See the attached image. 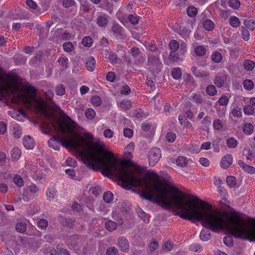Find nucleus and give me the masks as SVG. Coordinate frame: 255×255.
Masks as SVG:
<instances>
[{"instance_id": "23", "label": "nucleus", "mask_w": 255, "mask_h": 255, "mask_svg": "<svg viewBox=\"0 0 255 255\" xmlns=\"http://www.w3.org/2000/svg\"><path fill=\"white\" fill-rule=\"evenodd\" d=\"M203 25V27L208 31L213 30L215 26L214 23L211 19H206Z\"/></svg>"}, {"instance_id": "13", "label": "nucleus", "mask_w": 255, "mask_h": 255, "mask_svg": "<svg viewBox=\"0 0 255 255\" xmlns=\"http://www.w3.org/2000/svg\"><path fill=\"white\" fill-rule=\"evenodd\" d=\"M86 67L87 69L89 71H93L96 67V61L93 57L90 56L88 58L86 63Z\"/></svg>"}, {"instance_id": "42", "label": "nucleus", "mask_w": 255, "mask_h": 255, "mask_svg": "<svg viewBox=\"0 0 255 255\" xmlns=\"http://www.w3.org/2000/svg\"><path fill=\"white\" fill-rule=\"evenodd\" d=\"M76 5L74 0H62V5L65 8H69Z\"/></svg>"}, {"instance_id": "24", "label": "nucleus", "mask_w": 255, "mask_h": 255, "mask_svg": "<svg viewBox=\"0 0 255 255\" xmlns=\"http://www.w3.org/2000/svg\"><path fill=\"white\" fill-rule=\"evenodd\" d=\"M255 63L250 60H246L244 62V67L247 71H252L255 67Z\"/></svg>"}, {"instance_id": "56", "label": "nucleus", "mask_w": 255, "mask_h": 255, "mask_svg": "<svg viewBox=\"0 0 255 255\" xmlns=\"http://www.w3.org/2000/svg\"><path fill=\"white\" fill-rule=\"evenodd\" d=\"M191 97L193 100L198 104H201L203 102V99L200 94H193Z\"/></svg>"}, {"instance_id": "31", "label": "nucleus", "mask_w": 255, "mask_h": 255, "mask_svg": "<svg viewBox=\"0 0 255 255\" xmlns=\"http://www.w3.org/2000/svg\"><path fill=\"white\" fill-rule=\"evenodd\" d=\"M187 163V158L184 156H179L176 159L177 165L181 167L185 166Z\"/></svg>"}, {"instance_id": "36", "label": "nucleus", "mask_w": 255, "mask_h": 255, "mask_svg": "<svg viewBox=\"0 0 255 255\" xmlns=\"http://www.w3.org/2000/svg\"><path fill=\"white\" fill-rule=\"evenodd\" d=\"M15 229L18 232L23 233L26 231V225L23 222H19L16 225Z\"/></svg>"}, {"instance_id": "29", "label": "nucleus", "mask_w": 255, "mask_h": 255, "mask_svg": "<svg viewBox=\"0 0 255 255\" xmlns=\"http://www.w3.org/2000/svg\"><path fill=\"white\" fill-rule=\"evenodd\" d=\"M212 61L215 63H220L222 60V55L219 52H215L213 53L211 55Z\"/></svg>"}, {"instance_id": "40", "label": "nucleus", "mask_w": 255, "mask_h": 255, "mask_svg": "<svg viewBox=\"0 0 255 255\" xmlns=\"http://www.w3.org/2000/svg\"><path fill=\"white\" fill-rule=\"evenodd\" d=\"M63 49L66 52H70L74 49V47L71 42H65L63 45Z\"/></svg>"}, {"instance_id": "58", "label": "nucleus", "mask_w": 255, "mask_h": 255, "mask_svg": "<svg viewBox=\"0 0 255 255\" xmlns=\"http://www.w3.org/2000/svg\"><path fill=\"white\" fill-rule=\"evenodd\" d=\"M176 136L175 133L170 131L167 133L166 138L169 142H173L175 140Z\"/></svg>"}, {"instance_id": "10", "label": "nucleus", "mask_w": 255, "mask_h": 255, "mask_svg": "<svg viewBox=\"0 0 255 255\" xmlns=\"http://www.w3.org/2000/svg\"><path fill=\"white\" fill-rule=\"evenodd\" d=\"M227 80V76L225 75H217L215 77L214 83L218 88L222 87Z\"/></svg>"}, {"instance_id": "62", "label": "nucleus", "mask_w": 255, "mask_h": 255, "mask_svg": "<svg viewBox=\"0 0 255 255\" xmlns=\"http://www.w3.org/2000/svg\"><path fill=\"white\" fill-rule=\"evenodd\" d=\"M242 35L243 38L246 40L248 41L250 38V33L249 30L244 27H242Z\"/></svg>"}, {"instance_id": "41", "label": "nucleus", "mask_w": 255, "mask_h": 255, "mask_svg": "<svg viewBox=\"0 0 255 255\" xmlns=\"http://www.w3.org/2000/svg\"><path fill=\"white\" fill-rule=\"evenodd\" d=\"M232 115L238 118H240L242 116V108L237 107L235 108L232 111Z\"/></svg>"}, {"instance_id": "53", "label": "nucleus", "mask_w": 255, "mask_h": 255, "mask_svg": "<svg viewBox=\"0 0 255 255\" xmlns=\"http://www.w3.org/2000/svg\"><path fill=\"white\" fill-rule=\"evenodd\" d=\"M229 5L233 9H237L239 7L240 2L238 0H229Z\"/></svg>"}, {"instance_id": "46", "label": "nucleus", "mask_w": 255, "mask_h": 255, "mask_svg": "<svg viewBox=\"0 0 255 255\" xmlns=\"http://www.w3.org/2000/svg\"><path fill=\"white\" fill-rule=\"evenodd\" d=\"M106 255H118V250L115 247H109L106 252Z\"/></svg>"}, {"instance_id": "55", "label": "nucleus", "mask_w": 255, "mask_h": 255, "mask_svg": "<svg viewBox=\"0 0 255 255\" xmlns=\"http://www.w3.org/2000/svg\"><path fill=\"white\" fill-rule=\"evenodd\" d=\"M228 98L225 96H222L218 101V103L220 106H226L229 103Z\"/></svg>"}, {"instance_id": "14", "label": "nucleus", "mask_w": 255, "mask_h": 255, "mask_svg": "<svg viewBox=\"0 0 255 255\" xmlns=\"http://www.w3.org/2000/svg\"><path fill=\"white\" fill-rule=\"evenodd\" d=\"M57 138H58L59 145H60L61 144L62 146L66 147L67 148H72L73 147V143L69 140L63 138L60 135H58Z\"/></svg>"}, {"instance_id": "48", "label": "nucleus", "mask_w": 255, "mask_h": 255, "mask_svg": "<svg viewBox=\"0 0 255 255\" xmlns=\"http://www.w3.org/2000/svg\"><path fill=\"white\" fill-rule=\"evenodd\" d=\"M243 110L245 114L251 115L254 113L255 109L253 106L248 105L244 107Z\"/></svg>"}, {"instance_id": "6", "label": "nucleus", "mask_w": 255, "mask_h": 255, "mask_svg": "<svg viewBox=\"0 0 255 255\" xmlns=\"http://www.w3.org/2000/svg\"><path fill=\"white\" fill-rule=\"evenodd\" d=\"M118 244L122 252L127 253L129 251V243L126 238L123 237L119 238L118 240Z\"/></svg>"}, {"instance_id": "9", "label": "nucleus", "mask_w": 255, "mask_h": 255, "mask_svg": "<svg viewBox=\"0 0 255 255\" xmlns=\"http://www.w3.org/2000/svg\"><path fill=\"white\" fill-rule=\"evenodd\" d=\"M123 28L118 24H115L112 27V31L118 39L123 38Z\"/></svg>"}, {"instance_id": "8", "label": "nucleus", "mask_w": 255, "mask_h": 255, "mask_svg": "<svg viewBox=\"0 0 255 255\" xmlns=\"http://www.w3.org/2000/svg\"><path fill=\"white\" fill-rule=\"evenodd\" d=\"M23 144L26 149H32L35 146L34 139L29 135L23 137Z\"/></svg>"}, {"instance_id": "3", "label": "nucleus", "mask_w": 255, "mask_h": 255, "mask_svg": "<svg viewBox=\"0 0 255 255\" xmlns=\"http://www.w3.org/2000/svg\"><path fill=\"white\" fill-rule=\"evenodd\" d=\"M52 125L57 132H60L64 135H72L73 133L74 125L64 120H55Z\"/></svg>"}, {"instance_id": "43", "label": "nucleus", "mask_w": 255, "mask_h": 255, "mask_svg": "<svg viewBox=\"0 0 255 255\" xmlns=\"http://www.w3.org/2000/svg\"><path fill=\"white\" fill-rule=\"evenodd\" d=\"M14 183L18 187H22L23 185V181L21 177L19 175H15L13 178Z\"/></svg>"}, {"instance_id": "60", "label": "nucleus", "mask_w": 255, "mask_h": 255, "mask_svg": "<svg viewBox=\"0 0 255 255\" xmlns=\"http://www.w3.org/2000/svg\"><path fill=\"white\" fill-rule=\"evenodd\" d=\"M128 19L129 21L133 24H136L138 23L139 21V18L137 16H134L132 14H129L128 16Z\"/></svg>"}, {"instance_id": "27", "label": "nucleus", "mask_w": 255, "mask_h": 255, "mask_svg": "<svg viewBox=\"0 0 255 255\" xmlns=\"http://www.w3.org/2000/svg\"><path fill=\"white\" fill-rule=\"evenodd\" d=\"M113 198L114 195L110 191L106 192L103 195V200L107 203H110L112 202Z\"/></svg>"}, {"instance_id": "19", "label": "nucleus", "mask_w": 255, "mask_h": 255, "mask_svg": "<svg viewBox=\"0 0 255 255\" xmlns=\"http://www.w3.org/2000/svg\"><path fill=\"white\" fill-rule=\"evenodd\" d=\"M105 228L109 231L112 232L117 228V223L112 220H108L105 225Z\"/></svg>"}, {"instance_id": "30", "label": "nucleus", "mask_w": 255, "mask_h": 255, "mask_svg": "<svg viewBox=\"0 0 255 255\" xmlns=\"http://www.w3.org/2000/svg\"><path fill=\"white\" fill-rule=\"evenodd\" d=\"M171 75L175 79L177 80L180 79L182 75L181 69L178 67L174 68L172 71Z\"/></svg>"}, {"instance_id": "50", "label": "nucleus", "mask_w": 255, "mask_h": 255, "mask_svg": "<svg viewBox=\"0 0 255 255\" xmlns=\"http://www.w3.org/2000/svg\"><path fill=\"white\" fill-rule=\"evenodd\" d=\"M96 115L95 111L92 109H88L86 111L85 116L88 119H93Z\"/></svg>"}, {"instance_id": "35", "label": "nucleus", "mask_w": 255, "mask_h": 255, "mask_svg": "<svg viewBox=\"0 0 255 255\" xmlns=\"http://www.w3.org/2000/svg\"><path fill=\"white\" fill-rule=\"evenodd\" d=\"M230 24L234 27H239L240 25V21L236 16H232L229 20Z\"/></svg>"}, {"instance_id": "51", "label": "nucleus", "mask_w": 255, "mask_h": 255, "mask_svg": "<svg viewBox=\"0 0 255 255\" xmlns=\"http://www.w3.org/2000/svg\"><path fill=\"white\" fill-rule=\"evenodd\" d=\"M174 244L170 241H168L165 242L162 246V249L167 252L171 251L173 248Z\"/></svg>"}, {"instance_id": "49", "label": "nucleus", "mask_w": 255, "mask_h": 255, "mask_svg": "<svg viewBox=\"0 0 255 255\" xmlns=\"http://www.w3.org/2000/svg\"><path fill=\"white\" fill-rule=\"evenodd\" d=\"M56 93L57 95L62 96L65 93V89L64 85L59 84L56 86Z\"/></svg>"}, {"instance_id": "57", "label": "nucleus", "mask_w": 255, "mask_h": 255, "mask_svg": "<svg viewBox=\"0 0 255 255\" xmlns=\"http://www.w3.org/2000/svg\"><path fill=\"white\" fill-rule=\"evenodd\" d=\"M169 60L173 62H177L179 59V55L176 51H171L169 56Z\"/></svg>"}, {"instance_id": "2", "label": "nucleus", "mask_w": 255, "mask_h": 255, "mask_svg": "<svg viewBox=\"0 0 255 255\" xmlns=\"http://www.w3.org/2000/svg\"><path fill=\"white\" fill-rule=\"evenodd\" d=\"M109 161L106 160L102 156L95 154L91 149L88 153L82 154L83 162L89 168L96 170V166H101L103 172L108 175L116 177L122 187L127 189L141 186L143 180L139 175H136L134 171L130 170L125 163H118L113 153L106 152Z\"/></svg>"}, {"instance_id": "18", "label": "nucleus", "mask_w": 255, "mask_h": 255, "mask_svg": "<svg viewBox=\"0 0 255 255\" xmlns=\"http://www.w3.org/2000/svg\"><path fill=\"white\" fill-rule=\"evenodd\" d=\"M244 24L250 30H252L255 28V21L250 18L245 19Z\"/></svg>"}, {"instance_id": "44", "label": "nucleus", "mask_w": 255, "mask_h": 255, "mask_svg": "<svg viewBox=\"0 0 255 255\" xmlns=\"http://www.w3.org/2000/svg\"><path fill=\"white\" fill-rule=\"evenodd\" d=\"M243 152L248 160H252L255 158V153L249 149H244Z\"/></svg>"}, {"instance_id": "33", "label": "nucleus", "mask_w": 255, "mask_h": 255, "mask_svg": "<svg viewBox=\"0 0 255 255\" xmlns=\"http://www.w3.org/2000/svg\"><path fill=\"white\" fill-rule=\"evenodd\" d=\"M254 130V127L250 123H246L243 127V131L246 134H250Z\"/></svg>"}, {"instance_id": "1", "label": "nucleus", "mask_w": 255, "mask_h": 255, "mask_svg": "<svg viewBox=\"0 0 255 255\" xmlns=\"http://www.w3.org/2000/svg\"><path fill=\"white\" fill-rule=\"evenodd\" d=\"M170 190L175 195L169 196L168 190L160 181V204L166 208L174 207L181 210L176 211L175 215L189 221L201 222L202 226L215 232L227 229L229 234L235 238L246 239L255 242V219L248 218L246 223H243V219L239 212H233L230 223L226 220L225 215L217 210H214L212 205L204 201V204L200 208L193 206L191 201L187 199L183 202L185 194L176 187L167 183Z\"/></svg>"}, {"instance_id": "5", "label": "nucleus", "mask_w": 255, "mask_h": 255, "mask_svg": "<svg viewBox=\"0 0 255 255\" xmlns=\"http://www.w3.org/2000/svg\"><path fill=\"white\" fill-rule=\"evenodd\" d=\"M147 64L153 70H159L162 67V63L158 56L151 55L147 60Z\"/></svg>"}, {"instance_id": "39", "label": "nucleus", "mask_w": 255, "mask_h": 255, "mask_svg": "<svg viewBox=\"0 0 255 255\" xmlns=\"http://www.w3.org/2000/svg\"><path fill=\"white\" fill-rule=\"evenodd\" d=\"M93 42L92 38L88 36L84 37L82 41L83 45L88 47L91 46Z\"/></svg>"}, {"instance_id": "45", "label": "nucleus", "mask_w": 255, "mask_h": 255, "mask_svg": "<svg viewBox=\"0 0 255 255\" xmlns=\"http://www.w3.org/2000/svg\"><path fill=\"white\" fill-rule=\"evenodd\" d=\"M244 88L248 90H252L254 87V83L251 80H245L243 82Z\"/></svg>"}, {"instance_id": "47", "label": "nucleus", "mask_w": 255, "mask_h": 255, "mask_svg": "<svg viewBox=\"0 0 255 255\" xmlns=\"http://www.w3.org/2000/svg\"><path fill=\"white\" fill-rule=\"evenodd\" d=\"M169 46L171 51H176L179 48V44L176 40H172L170 42Z\"/></svg>"}, {"instance_id": "11", "label": "nucleus", "mask_w": 255, "mask_h": 255, "mask_svg": "<svg viewBox=\"0 0 255 255\" xmlns=\"http://www.w3.org/2000/svg\"><path fill=\"white\" fill-rule=\"evenodd\" d=\"M238 164L246 172L248 173L254 174L255 173V168L252 166L247 164L242 160H240L238 161Z\"/></svg>"}, {"instance_id": "34", "label": "nucleus", "mask_w": 255, "mask_h": 255, "mask_svg": "<svg viewBox=\"0 0 255 255\" xmlns=\"http://www.w3.org/2000/svg\"><path fill=\"white\" fill-rule=\"evenodd\" d=\"M226 182L227 185L230 188L235 187L236 186V178L233 176L227 177Z\"/></svg>"}, {"instance_id": "22", "label": "nucleus", "mask_w": 255, "mask_h": 255, "mask_svg": "<svg viewBox=\"0 0 255 255\" xmlns=\"http://www.w3.org/2000/svg\"><path fill=\"white\" fill-rule=\"evenodd\" d=\"M193 73L198 77H205L208 75V74L206 72H201L196 67H192L191 69Z\"/></svg>"}, {"instance_id": "52", "label": "nucleus", "mask_w": 255, "mask_h": 255, "mask_svg": "<svg viewBox=\"0 0 255 255\" xmlns=\"http://www.w3.org/2000/svg\"><path fill=\"white\" fill-rule=\"evenodd\" d=\"M214 128L218 130H221L223 128V123L221 120H215L213 122Z\"/></svg>"}, {"instance_id": "64", "label": "nucleus", "mask_w": 255, "mask_h": 255, "mask_svg": "<svg viewBox=\"0 0 255 255\" xmlns=\"http://www.w3.org/2000/svg\"><path fill=\"white\" fill-rule=\"evenodd\" d=\"M130 93V88L127 86L125 85L122 87L121 90V93L123 95H129Z\"/></svg>"}, {"instance_id": "17", "label": "nucleus", "mask_w": 255, "mask_h": 255, "mask_svg": "<svg viewBox=\"0 0 255 255\" xmlns=\"http://www.w3.org/2000/svg\"><path fill=\"white\" fill-rule=\"evenodd\" d=\"M119 107L123 110L127 111L129 110L131 107V103L129 100H123L119 103Z\"/></svg>"}, {"instance_id": "4", "label": "nucleus", "mask_w": 255, "mask_h": 255, "mask_svg": "<svg viewBox=\"0 0 255 255\" xmlns=\"http://www.w3.org/2000/svg\"><path fill=\"white\" fill-rule=\"evenodd\" d=\"M161 157L160 149L158 147L152 148L148 154L149 165L154 166L158 162Z\"/></svg>"}, {"instance_id": "20", "label": "nucleus", "mask_w": 255, "mask_h": 255, "mask_svg": "<svg viewBox=\"0 0 255 255\" xmlns=\"http://www.w3.org/2000/svg\"><path fill=\"white\" fill-rule=\"evenodd\" d=\"M211 237V233L209 230H202L200 234V238L203 241L209 240Z\"/></svg>"}, {"instance_id": "54", "label": "nucleus", "mask_w": 255, "mask_h": 255, "mask_svg": "<svg viewBox=\"0 0 255 255\" xmlns=\"http://www.w3.org/2000/svg\"><path fill=\"white\" fill-rule=\"evenodd\" d=\"M92 103L96 106H99L102 103V100L98 96H95L91 98Z\"/></svg>"}, {"instance_id": "32", "label": "nucleus", "mask_w": 255, "mask_h": 255, "mask_svg": "<svg viewBox=\"0 0 255 255\" xmlns=\"http://www.w3.org/2000/svg\"><path fill=\"white\" fill-rule=\"evenodd\" d=\"M48 225V221L45 219H41L37 222V226L41 230L46 229Z\"/></svg>"}, {"instance_id": "37", "label": "nucleus", "mask_w": 255, "mask_h": 255, "mask_svg": "<svg viewBox=\"0 0 255 255\" xmlns=\"http://www.w3.org/2000/svg\"><path fill=\"white\" fill-rule=\"evenodd\" d=\"M197 8L194 6H190L187 9V13L191 17L195 16L197 13Z\"/></svg>"}, {"instance_id": "59", "label": "nucleus", "mask_w": 255, "mask_h": 255, "mask_svg": "<svg viewBox=\"0 0 255 255\" xmlns=\"http://www.w3.org/2000/svg\"><path fill=\"white\" fill-rule=\"evenodd\" d=\"M224 243L228 247L233 246V239L232 236H226L224 238Z\"/></svg>"}, {"instance_id": "61", "label": "nucleus", "mask_w": 255, "mask_h": 255, "mask_svg": "<svg viewBox=\"0 0 255 255\" xmlns=\"http://www.w3.org/2000/svg\"><path fill=\"white\" fill-rule=\"evenodd\" d=\"M66 163L67 165H68L71 167H75L77 165V161L75 159L72 157H69L66 161Z\"/></svg>"}, {"instance_id": "63", "label": "nucleus", "mask_w": 255, "mask_h": 255, "mask_svg": "<svg viewBox=\"0 0 255 255\" xmlns=\"http://www.w3.org/2000/svg\"><path fill=\"white\" fill-rule=\"evenodd\" d=\"M106 79L111 82H113L116 79V74L113 72H109L106 76Z\"/></svg>"}, {"instance_id": "28", "label": "nucleus", "mask_w": 255, "mask_h": 255, "mask_svg": "<svg viewBox=\"0 0 255 255\" xmlns=\"http://www.w3.org/2000/svg\"><path fill=\"white\" fill-rule=\"evenodd\" d=\"M238 143V142L237 140L233 137L229 138L226 141V144L228 147L231 148H235L237 146Z\"/></svg>"}, {"instance_id": "26", "label": "nucleus", "mask_w": 255, "mask_h": 255, "mask_svg": "<svg viewBox=\"0 0 255 255\" xmlns=\"http://www.w3.org/2000/svg\"><path fill=\"white\" fill-rule=\"evenodd\" d=\"M194 52L197 56H202L205 54L206 49L203 46H198L195 48Z\"/></svg>"}, {"instance_id": "12", "label": "nucleus", "mask_w": 255, "mask_h": 255, "mask_svg": "<svg viewBox=\"0 0 255 255\" xmlns=\"http://www.w3.org/2000/svg\"><path fill=\"white\" fill-rule=\"evenodd\" d=\"M58 135L54 136L48 141V145L54 150H58L60 149L59 143L58 141Z\"/></svg>"}, {"instance_id": "16", "label": "nucleus", "mask_w": 255, "mask_h": 255, "mask_svg": "<svg viewBox=\"0 0 255 255\" xmlns=\"http://www.w3.org/2000/svg\"><path fill=\"white\" fill-rule=\"evenodd\" d=\"M58 62L61 67L62 70H64L68 67V59L65 56H61L58 58Z\"/></svg>"}, {"instance_id": "38", "label": "nucleus", "mask_w": 255, "mask_h": 255, "mask_svg": "<svg viewBox=\"0 0 255 255\" xmlns=\"http://www.w3.org/2000/svg\"><path fill=\"white\" fill-rule=\"evenodd\" d=\"M158 242L154 239L149 244L148 248L150 252H153L158 248Z\"/></svg>"}, {"instance_id": "15", "label": "nucleus", "mask_w": 255, "mask_h": 255, "mask_svg": "<svg viewBox=\"0 0 255 255\" xmlns=\"http://www.w3.org/2000/svg\"><path fill=\"white\" fill-rule=\"evenodd\" d=\"M108 22V19L104 15H99L97 18V24L101 27H105Z\"/></svg>"}, {"instance_id": "21", "label": "nucleus", "mask_w": 255, "mask_h": 255, "mask_svg": "<svg viewBox=\"0 0 255 255\" xmlns=\"http://www.w3.org/2000/svg\"><path fill=\"white\" fill-rule=\"evenodd\" d=\"M21 155L20 149L17 147H14L11 151V158L14 160L18 159Z\"/></svg>"}, {"instance_id": "7", "label": "nucleus", "mask_w": 255, "mask_h": 255, "mask_svg": "<svg viewBox=\"0 0 255 255\" xmlns=\"http://www.w3.org/2000/svg\"><path fill=\"white\" fill-rule=\"evenodd\" d=\"M233 163V156L231 154L225 155L221 159V166L224 169L228 168Z\"/></svg>"}, {"instance_id": "25", "label": "nucleus", "mask_w": 255, "mask_h": 255, "mask_svg": "<svg viewBox=\"0 0 255 255\" xmlns=\"http://www.w3.org/2000/svg\"><path fill=\"white\" fill-rule=\"evenodd\" d=\"M207 94L211 96H215L217 94V91L216 88L213 85H209L206 87Z\"/></svg>"}]
</instances>
